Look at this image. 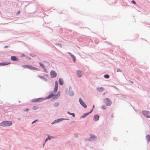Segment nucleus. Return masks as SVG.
Instances as JSON below:
<instances>
[{"instance_id":"19","label":"nucleus","mask_w":150,"mask_h":150,"mask_svg":"<svg viewBox=\"0 0 150 150\" xmlns=\"http://www.w3.org/2000/svg\"><path fill=\"white\" fill-rule=\"evenodd\" d=\"M36 100L37 101V102H39L42 101L43 100V98H39L36 99Z\"/></svg>"},{"instance_id":"2","label":"nucleus","mask_w":150,"mask_h":150,"mask_svg":"<svg viewBox=\"0 0 150 150\" xmlns=\"http://www.w3.org/2000/svg\"><path fill=\"white\" fill-rule=\"evenodd\" d=\"M104 100L105 103L107 105L110 106L111 105L112 102L111 100L109 98H105Z\"/></svg>"},{"instance_id":"31","label":"nucleus","mask_w":150,"mask_h":150,"mask_svg":"<svg viewBox=\"0 0 150 150\" xmlns=\"http://www.w3.org/2000/svg\"><path fill=\"white\" fill-rule=\"evenodd\" d=\"M94 108V105H93V109L91 110V111L89 112V113H91L93 110V109Z\"/></svg>"},{"instance_id":"16","label":"nucleus","mask_w":150,"mask_h":150,"mask_svg":"<svg viewBox=\"0 0 150 150\" xmlns=\"http://www.w3.org/2000/svg\"><path fill=\"white\" fill-rule=\"evenodd\" d=\"M60 93L58 92L56 94H55L54 96L56 98H58L60 96Z\"/></svg>"},{"instance_id":"3","label":"nucleus","mask_w":150,"mask_h":150,"mask_svg":"<svg viewBox=\"0 0 150 150\" xmlns=\"http://www.w3.org/2000/svg\"><path fill=\"white\" fill-rule=\"evenodd\" d=\"M12 124V122H1L0 126L3 127L9 126Z\"/></svg>"},{"instance_id":"34","label":"nucleus","mask_w":150,"mask_h":150,"mask_svg":"<svg viewBox=\"0 0 150 150\" xmlns=\"http://www.w3.org/2000/svg\"><path fill=\"white\" fill-rule=\"evenodd\" d=\"M132 3H133L134 4H136V2H135V1H134V0H132Z\"/></svg>"},{"instance_id":"40","label":"nucleus","mask_w":150,"mask_h":150,"mask_svg":"<svg viewBox=\"0 0 150 150\" xmlns=\"http://www.w3.org/2000/svg\"><path fill=\"white\" fill-rule=\"evenodd\" d=\"M37 121V120H34V121H33V122H36V121Z\"/></svg>"},{"instance_id":"21","label":"nucleus","mask_w":150,"mask_h":150,"mask_svg":"<svg viewBox=\"0 0 150 150\" xmlns=\"http://www.w3.org/2000/svg\"><path fill=\"white\" fill-rule=\"evenodd\" d=\"M38 77H40V78L41 79H43L44 81H46L47 80V79L46 78H44V77H43V76H38Z\"/></svg>"},{"instance_id":"38","label":"nucleus","mask_w":150,"mask_h":150,"mask_svg":"<svg viewBox=\"0 0 150 150\" xmlns=\"http://www.w3.org/2000/svg\"><path fill=\"white\" fill-rule=\"evenodd\" d=\"M28 109H26L25 111H28Z\"/></svg>"},{"instance_id":"18","label":"nucleus","mask_w":150,"mask_h":150,"mask_svg":"<svg viewBox=\"0 0 150 150\" xmlns=\"http://www.w3.org/2000/svg\"><path fill=\"white\" fill-rule=\"evenodd\" d=\"M64 119L63 118H60L58 119L57 120H55L54 122H59L62 121Z\"/></svg>"},{"instance_id":"35","label":"nucleus","mask_w":150,"mask_h":150,"mask_svg":"<svg viewBox=\"0 0 150 150\" xmlns=\"http://www.w3.org/2000/svg\"><path fill=\"white\" fill-rule=\"evenodd\" d=\"M117 72L121 71V70L120 69H117Z\"/></svg>"},{"instance_id":"9","label":"nucleus","mask_w":150,"mask_h":150,"mask_svg":"<svg viewBox=\"0 0 150 150\" xmlns=\"http://www.w3.org/2000/svg\"><path fill=\"white\" fill-rule=\"evenodd\" d=\"M90 140L91 141H92L94 139H96V137L94 135L91 134L90 135Z\"/></svg>"},{"instance_id":"39","label":"nucleus","mask_w":150,"mask_h":150,"mask_svg":"<svg viewBox=\"0 0 150 150\" xmlns=\"http://www.w3.org/2000/svg\"><path fill=\"white\" fill-rule=\"evenodd\" d=\"M8 47V46H5L4 47V48H7Z\"/></svg>"},{"instance_id":"44","label":"nucleus","mask_w":150,"mask_h":150,"mask_svg":"<svg viewBox=\"0 0 150 150\" xmlns=\"http://www.w3.org/2000/svg\"><path fill=\"white\" fill-rule=\"evenodd\" d=\"M34 123V122H32V123L33 124V123Z\"/></svg>"},{"instance_id":"14","label":"nucleus","mask_w":150,"mask_h":150,"mask_svg":"<svg viewBox=\"0 0 150 150\" xmlns=\"http://www.w3.org/2000/svg\"><path fill=\"white\" fill-rule=\"evenodd\" d=\"M99 118V116L98 115H95L94 117V120L95 121H97Z\"/></svg>"},{"instance_id":"30","label":"nucleus","mask_w":150,"mask_h":150,"mask_svg":"<svg viewBox=\"0 0 150 150\" xmlns=\"http://www.w3.org/2000/svg\"><path fill=\"white\" fill-rule=\"evenodd\" d=\"M74 94V93L73 92H70L69 93V95L70 96H73Z\"/></svg>"},{"instance_id":"8","label":"nucleus","mask_w":150,"mask_h":150,"mask_svg":"<svg viewBox=\"0 0 150 150\" xmlns=\"http://www.w3.org/2000/svg\"><path fill=\"white\" fill-rule=\"evenodd\" d=\"M58 88V83L57 81H55V85L54 88V93H56L57 91V89Z\"/></svg>"},{"instance_id":"4","label":"nucleus","mask_w":150,"mask_h":150,"mask_svg":"<svg viewBox=\"0 0 150 150\" xmlns=\"http://www.w3.org/2000/svg\"><path fill=\"white\" fill-rule=\"evenodd\" d=\"M57 73L54 70H52L50 72V75L52 78H55L57 76Z\"/></svg>"},{"instance_id":"13","label":"nucleus","mask_w":150,"mask_h":150,"mask_svg":"<svg viewBox=\"0 0 150 150\" xmlns=\"http://www.w3.org/2000/svg\"><path fill=\"white\" fill-rule=\"evenodd\" d=\"M55 94L54 93H52L50 95H49L47 98V99H49L51 98L54 96Z\"/></svg>"},{"instance_id":"22","label":"nucleus","mask_w":150,"mask_h":150,"mask_svg":"<svg viewBox=\"0 0 150 150\" xmlns=\"http://www.w3.org/2000/svg\"><path fill=\"white\" fill-rule=\"evenodd\" d=\"M71 57L72 58L74 61L75 62L76 61V57L73 54Z\"/></svg>"},{"instance_id":"37","label":"nucleus","mask_w":150,"mask_h":150,"mask_svg":"<svg viewBox=\"0 0 150 150\" xmlns=\"http://www.w3.org/2000/svg\"><path fill=\"white\" fill-rule=\"evenodd\" d=\"M20 11H18L17 12V14H20Z\"/></svg>"},{"instance_id":"11","label":"nucleus","mask_w":150,"mask_h":150,"mask_svg":"<svg viewBox=\"0 0 150 150\" xmlns=\"http://www.w3.org/2000/svg\"><path fill=\"white\" fill-rule=\"evenodd\" d=\"M59 85H62L63 84V81L62 79L60 78L59 80Z\"/></svg>"},{"instance_id":"36","label":"nucleus","mask_w":150,"mask_h":150,"mask_svg":"<svg viewBox=\"0 0 150 150\" xmlns=\"http://www.w3.org/2000/svg\"><path fill=\"white\" fill-rule=\"evenodd\" d=\"M68 53L70 54L71 56H72V55H73L72 54H71V53L70 52H68Z\"/></svg>"},{"instance_id":"29","label":"nucleus","mask_w":150,"mask_h":150,"mask_svg":"<svg viewBox=\"0 0 150 150\" xmlns=\"http://www.w3.org/2000/svg\"><path fill=\"white\" fill-rule=\"evenodd\" d=\"M50 139L51 138L49 136H48V138H47L45 140V142H46L48 139H49V140H50Z\"/></svg>"},{"instance_id":"41","label":"nucleus","mask_w":150,"mask_h":150,"mask_svg":"<svg viewBox=\"0 0 150 150\" xmlns=\"http://www.w3.org/2000/svg\"><path fill=\"white\" fill-rule=\"evenodd\" d=\"M54 122H52V124H53Z\"/></svg>"},{"instance_id":"20","label":"nucleus","mask_w":150,"mask_h":150,"mask_svg":"<svg viewBox=\"0 0 150 150\" xmlns=\"http://www.w3.org/2000/svg\"><path fill=\"white\" fill-rule=\"evenodd\" d=\"M97 89L98 91H102L104 90L103 88L102 87L100 88H98Z\"/></svg>"},{"instance_id":"25","label":"nucleus","mask_w":150,"mask_h":150,"mask_svg":"<svg viewBox=\"0 0 150 150\" xmlns=\"http://www.w3.org/2000/svg\"><path fill=\"white\" fill-rule=\"evenodd\" d=\"M68 113L70 115H71L73 117H74L75 116V115L74 113H71L70 112H68Z\"/></svg>"},{"instance_id":"17","label":"nucleus","mask_w":150,"mask_h":150,"mask_svg":"<svg viewBox=\"0 0 150 150\" xmlns=\"http://www.w3.org/2000/svg\"><path fill=\"white\" fill-rule=\"evenodd\" d=\"M90 113H89V112L84 114L82 116H81V117L84 118L86 117V116L88 115Z\"/></svg>"},{"instance_id":"33","label":"nucleus","mask_w":150,"mask_h":150,"mask_svg":"<svg viewBox=\"0 0 150 150\" xmlns=\"http://www.w3.org/2000/svg\"><path fill=\"white\" fill-rule=\"evenodd\" d=\"M43 69H44V71H45V72H47V69H46L45 68H45H43Z\"/></svg>"},{"instance_id":"43","label":"nucleus","mask_w":150,"mask_h":150,"mask_svg":"<svg viewBox=\"0 0 150 150\" xmlns=\"http://www.w3.org/2000/svg\"><path fill=\"white\" fill-rule=\"evenodd\" d=\"M4 122H7V121H4Z\"/></svg>"},{"instance_id":"26","label":"nucleus","mask_w":150,"mask_h":150,"mask_svg":"<svg viewBox=\"0 0 150 150\" xmlns=\"http://www.w3.org/2000/svg\"><path fill=\"white\" fill-rule=\"evenodd\" d=\"M59 103H56L54 104V106L55 107H57L59 105Z\"/></svg>"},{"instance_id":"12","label":"nucleus","mask_w":150,"mask_h":150,"mask_svg":"<svg viewBox=\"0 0 150 150\" xmlns=\"http://www.w3.org/2000/svg\"><path fill=\"white\" fill-rule=\"evenodd\" d=\"M1 66H4L5 65H7L10 64V62H3L1 63Z\"/></svg>"},{"instance_id":"24","label":"nucleus","mask_w":150,"mask_h":150,"mask_svg":"<svg viewBox=\"0 0 150 150\" xmlns=\"http://www.w3.org/2000/svg\"><path fill=\"white\" fill-rule=\"evenodd\" d=\"M104 77L107 79H108L109 77V76L108 74H106L104 76Z\"/></svg>"},{"instance_id":"1","label":"nucleus","mask_w":150,"mask_h":150,"mask_svg":"<svg viewBox=\"0 0 150 150\" xmlns=\"http://www.w3.org/2000/svg\"><path fill=\"white\" fill-rule=\"evenodd\" d=\"M22 67L24 68H28L31 70H38V69L35 67H33L30 65H26L22 66Z\"/></svg>"},{"instance_id":"32","label":"nucleus","mask_w":150,"mask_h":150,"mask_svg":"<svg viewBox=\"0 0 150 150\" xmlns=\"http://www.w3.org/2000/svg\"><path fill=\"white\" fill-rule=\"evenodd\" d=\"M30 55L32 56V57H34L35 56V55L34 54H30Z\"/></svg>"},{"instance_id":"28","label":"nucleus","mask_w":150,"mask_h":150,"mask_svg":"<svg viewBox=\"0 0 150 150\" xmlns=\"http://www.w3.org/2000/svg\"><path fill=\"white\" fill-rule=\"evenodd\" d=\"M102 108L103 109L105 110L106 108V107L105 105H103L102 106Z\"/></svg>"},{"instance_id":"6","label":"nucleus","mask_w":150,"mask_h":150,"mask_svg":"<svg viewBox=\"0 0 150 150\" xmlns=\"http://www.w3.org/2000/svg\"><path fill=\"white\" fill-rule=\"evenodd\" d=\"M83 72L81 71H76V75L79 77H81L83 75Z\"/></svg>"},{"instance_id":"7","label":"nucleus","mask_w":150,"mask_h":150,"mask_svg":"<svg viewBox=\"0 0 150 150\" xmlns=\"http://www.w3.org/2000/svg\"><path fill=\"white\" fill-rule=\"evenodd\" d=\"M79 101L81 104L85 108H87V105L81 98L79 99Z\"/></svg>"},{"instance_id":"10","label":"nucleus","mask_w":150,"mask_h":150,"mask_svg":"<svg viewBox=\"0 0 150 150\" xmlns=\"http://www.w3.org/2000/svg\"><path fill=\"white\" fill-rule=\"evenodd\" d=\"M11 59L13 61H16L18 60L17 58L15 56H12L11 57Z\"/></svg>"},{"instance_id":"23","label":"nucleus","mask_w":150,"mask_h":150,"mask_svg":"<svg viewBox=\"0 0 150 150\" xmlns=\"http://www.w3.org/2000/svg\"><path fill=\"white\" fill-rule=\"evenodd\" d=\"M39 64L40 65V66L42 67V68H45V66H44V65L41 62L39 63Z\"/></svg>"},{"instance_id":"27","label":"nucleus","mask_w":150,"mask_h":150,"mask_svg":"<svg viewBox=\"0 0 150 150\" xmlns=\"http://www.w3.org/2000/svg\"><path fill=\"white\" fill-rule=\"evenodd\" d=\"M32 101L33 102H37L36 99H34L32 100Z\"/></svg>"},{"instance_id":"15","label":"nucleus","mask_w":150,"mask_h":150,"mask_svg":"<svg viewBox=\"0 0 150 150\" xmlns=\"http://www.w3.org/2000/svg\"><path fill=\"white\" fill-rule=\"evenodd\" d=\"M147 141L148 142H149L150 141V135H147L146 137Z\"/></svg>"},{"instance_id":"42","label":"nucleus","mask_w":150,"mask_h":150,"mask_svg":"<svg viewBox=\"0 0 150 150\" xmlns=\"http://www.w3.org/2000/svg\"><path fill=\"white\" fill-rule=\"evenodd\" d=\"M0 66H1V64L0 63Z\"/></svg>"},{"instance_id":"5","label":"nucleus","mask_w":150,"mask_h":150,"mask_svg":"<svg viewBox=\"0 0 150 150\" xmlns=\"http://www.w3.org/2000/svg\"><path fill=\"white\" fill-rule=\"evenodd\" d=\"M142 113L148 118H150V112L147 111H144L142 112Z\"/></svg>"}]
</instances>
